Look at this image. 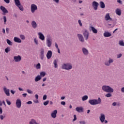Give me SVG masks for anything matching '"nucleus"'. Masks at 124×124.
<instances>
[{"instance_id":"obj_1","label":"nucleus","mask_w":124,"mask_h":124,"mask_svg":"<svg viewBox=\"0 0 124 124\" xmlns=\"http://www.w3.org/2000/svg\"><path fill=\"white\" fill-rule=\"evenodd\" d=\"M89 104L91 105H98V104H101V99L100 97H98V99H90L88 101Z\"/></svg>"},{"instance_id":"obj_2","label":"nucleus","mask_w":124,"mask_h":124,"mask_svg":"<svg viewBox=\"0 0 124 124\" xmlns=\"http://www.w3.org/2000/svg\"><path fill=\"white\" fill-rule=\"evenodd\" d=\"M102 90L105 93H114V89L109 86L104 85L102 87Z\"/></svg>"},{"instance_id":"obj_3","label":"nucleus","mask_w":124,"mask_h":124,"mask_svg":"<svg viewBox=\"0 0 124 124\" xmlns=\"http://www.w3.org/2000/svg\"><path fill=\"white\" fill-rule=\"evenodd\" d=\"M62 69H65V70H70V69H72V64L70 63L63 64L62 66Z\"/></svg>"},{"instance_id":"obj_4","label":"nucleus","mask_w":124,"mask_h":124,"mask_svg":"<svg viewBox=\"0 0 124 124\" xmlns=\"http://www.w3.org/2000/svg\"><path fill=\"white\" fill-rule=\"evenodd\" d=\"M46 45L47 47H51L52 46V38L50 35H47L46 36Z\"/></svg>"},{"instance_id":"obj_5","label":"nucleus","mask_w":124,"mask_h":124,"mask_svg":"<svg viewBox=\"0 0 124 124\" xmlns=\"http://www.w3.org/2000/svg\"><path fill=\"white\" fill-rule=\"evenodd\" d=\"M83 35L85 39V40H88L89 39V36H90V32L87 30V29H84L83 32Z\"/></svg>"},{"instance_id":"obj_6","label":"nucleus","mask_w":124,"mask_h":124,"mask_svg":"<svg viewBox=\"0 0 124 124\" xmlns=\"http://www.w3.org/2000/svg\"><path fill=\"white\" fill-rule=\"evenodd\" d=\"M114 62V59L109 58L108 61L105 62L104 64L106 66H110L111 65V63H113Z\"/></svg>"},{"instance_id":"obj_7","label":"nucleus","mask_w":124,"mask_h":124,"mask_svg":"<svg viewBox=\"0 0 124 124\" xmlns=\"http://www.w3.org/2000/svg\"><path fill=\"white\" fill-rule=\"evenodd\" d=\"M77 36L80 42H81V43H84V42H85V39H84L83 35L81 34H78Z\"/></svg>"},{"instance_id":"obj_8","label":"nucleus","mask_w":124,"mask_h":124,"mask_svg":"<svg viewBox=\"0 0 124 124\" xmlns=\"http://www.w3.org/2000/svg\"><path fill=\"white\" fill-rule=\"evenodd\" d=\"M37 10V6L34 4H32L31 5V13H34L35 11Z\"/></svg>"},{"instance_id":"obj_9","label":"nucleus","mask_w":124,"mask_h":124,"mask_svg":"<svg viewBox=\"0 0 124 124\" xmlns=\"http://www.w3.org/2000/svg\"><path fill=\"white\" fill-rule=\"evenodd\" d=\"M16 104L17 108H21V106H22V102L21 101V99H17L16 100Z\"/></svg>"},{"instance_id":"obj_10","label":"nucleus","mask_w":124,"mask_h":124,"mask_svg":"<svg viewBox=\"0 0 124 124\" xmlns=\"http://www.w3.org/2000/svg\"><path fill=\"white\" fill-rule=\"evenodd\" d=\"M14 60L16 62H21V60H22V57L20 55L14 56Z\"/></svg>"},{"instance_id":"obj_11","label":"nucleus","mask_w":124,"mask_h":124,"mask_svg":"<svg viewBox=\"0 0 124 124\" xmlns=\"http://www.w3.org/2000/svg\"><path fill=\"white\" fill-rule=\"evenodd\" d=\"M3 90L4 91V93L7 95V96H10V93H9L10 92V90L9 89H7L6 87L4 86L3 87Z\"/></svg>"},{"instance_id":"obj_12","label":"nucleus","mask_w":124,"mask_h":124,"mask_svg":"<svg viewBox=\"0 0 124 124\" xmlns=\"http://www.w3.org/2000/svg\"><path fill=\"white\" fill-rule=\"evenodd\" d=\"M98 5H99V4L95 1L92 2V6L93 7L94 10H97Z\"/></svg>"},{"instance_id":"obj_13","label":"nucleus","mask_w":124,"mask_h":124,"mask_svg":"<svg viewBox=\"0 0 124 124\" xmlns=\"http://www.w3.org/2000/svg\"><path fill=\"white\" fill-rule=\"evenodd\" d=\"M0 9L3 12V15H5L6 14L8 13V11L5 7H3V6H0Z\"/></svg>"},{"instance_id":"obj_14","label":"nucleus","mask_w":124,"mask_h":124,"mask_svg":"<svg viewBox=\"0 0 124 124\" xmlns=\"http://www.w3.org/2000/svg\"><path fill=\"white\" fill-rule=\"evenodd\" d=\"M105 115L103 113H101L99 117V120L102 124H103V123H104V120H105Z\"/></svg>"},{"instance_id":"obj_15","label":"nucleus","mask_w":124,"mask_h":124,"mask_svg":"<svg viewBox=\"0 0 124 124\" xmlns=\"http://www.w3.org/2000/svg\"><path fill=\"white\" fill-rule=\"evenodd\" d=\"M82 52L84 56H88L89 55V50L86 47L82 48Z\"/></svg>"},{"instance_id":"obj_16","label":"nucleus","mask_w":124,"mask_h":124,"mask_svg":"<svg viewBox=\"0 0 124 124\" xmlns=\"http://www.w3.org/2000/svg\"><path fill=\"white\" fill-rule=\"evenodd\" d=\"M40 59L42 60H43L44 59V49L41 48L40 52Z\"/></svg>"},{"instance_id":"obj_17","label":"nucleus","mask_w":124,"mask_h":124,"mask_svg":"<svg viewBox=\"0 0 124 124\" xmlns=\"http://www.w3.org/2000/svg\"><path fill=\"white\" fill-rule=\"evenodd\" d=\"M57 114H58V110H54L51 114V116L53 119H56L57 118Z\"/></svg>"},{"instance_id":"obj_18","label":"nucleus","mask_w":124,"mask_h":124,"mask_svg":"<svg viewBox=\"0 0 124 124\" xmlns=\"http://www.w3.org/2000/svg\"><path fill=\"white\" fill-rule=\"evenodd\" d=\"M52 55H53V52L51 50H48L46 54V58L48 60H50L52 58Z\"/></svg>"},{"instance_id":"obj_19","label":"nucleus","mask_w":124,"mask_h":124,"mask_svg":"<svg viewBox=\"0 0 124 124\" xmlns=\"http://www.w3.org/2000/svg\"><path fill=\"white\" fill-rule=\"evenodd\" d=\"M76 111L78 112V113H82L84 112V108H83V107H77L76 108Z\"/></svg>"},{"instance_id":"obj_20","label":"nucleus","mask_w":124,"mask_h":124,"mask_svg":"<svg viewBox=\"0 0 124 124\" xmlns=\"http://www.w3.org/2000/svg\"><path fill=\"white\" fill-rule=\"evenodd\" d=\"M31 27L33 29H36L37 28V24L34 20H32L31 23Z\"/></svg>"},{"instance_id":"obj_21","label":"nucleus","mask_w":124,"mask_h":124,"mask_svg":"<svg viewBox=\"0 0 124 124\" xmlns=\"http://www.w3.org/2000/svg\"><path fill=\"white\" fill-rule=\"evenodd\" d=\"M112 34L111 33L109 32L108 31H105L104 33V36L105 37H110V36H111Z\"/></svg>"},{"instance_id":"obj_22","label":"nucleus","mask_w":124,"mask_h":124,"mask_svg":"<svg viewBox=\"0 0 124 124\" xmlns=\"http://www.w3.org/2000/svg\"><path fill=\"white\" fill-rule=\"evenodd\" d=\"M38 35L39 36V38L41 39V40H44L45 39V36L41 32H39L38 33Z\"/></svg>"},{"instance_id":"obj_23","label":"nucleus","mask_w":124,"mask_h":124,"mask_svg":"<svg viewBox=\"0 0 124 124\" xmlns=\"http://www.w3.org/2000/svg\"><path fill=\"white\" fill-rule=\"evenodd\" d=\"M14 41L15 42H16L17 43H22V40L21 39L17 37H15L14 38Z\"/></svg>"},{"instance_id":"obj_24","label":"nucleus","mask_w":124,"mask_h":124,"mask_svg":"<svg viewBox=\"0 0 124 124\" xmlns=\"http://www.w3.org/2000/svg\"><path fill=\"white\" fill-rule=\"evenodd\" d=\"M115 13L117 15H118V16H121V15H122V11L121 9L117 8L115 10Z\"/></svg>"},{"instance_id":"obj_25","label":"nucleus","mask_w":124,"mask_h":124,"mask_svg":"<svg viewBox=\"0 0 124 124\" xmlns=\"http://www.w3.org/2000/svg\"><path fill=\"white\" fill-rule=\"evenodd\" d=\"M105 19L106 21H108V20H112V18H111V17H110V15L109 14V13L106 14L105 17Z\"/></svg>"},{"instance_id":"obj_26","label":"nucleus","mask_w":124,"mask_h":124,"mask_svg":"<svg viewBox=\"0 0 124 124\" xmlns=\"http://www.w3.org/2000/svg\"><path fill=\"white\" fill-rule=\"evenodd\" d=\"M90 28L91 29V31H92L93 33H97V30L93 26H90Z\"/></svg>"},{"instance_id":"obj_27","label":"nucleus","mask_w":124,"mask_h":124,"mask_svg":"<svg viewBox=\"0 0 124 124\" xmlns=\"http://www.w3.org/2000/svg\"><path fill=\"white\" fill-rule=\"evenodd\" d=\"M16 6H19L21 4V2H20V0H14Z\"/></svg>"},{"instance_id":"obj_28","label":"nucleus","mask_w":124,"mask_h":124,"mask_svg":"<svg viewBox=\"0 0 124 124\" xmlns=\"http://www.w3.org/2000/svg\"><path fill=\"white\" fill-rule=\"evenodd\" d=\"M40 80H41V77H40V75H38L35 78V81L36 82H38V81H40Z\"/></svg>"},{"instance_id":"obj_29","label":"nucleus","mask_w":124,"mask_h":124,"mask_svg":"<svg viewBox=\"0 0 124 124\" xmlns=\"http://www.w3.org/2000/svg\"><path fill=\"white\" fill-rule=\"evenodd\" d=\"M58 59H55L53 62V64L54 65V67L55 68H57V67H58Z\"/></svg>"},{"instance_id":"obj_30","label":"nucleus","mask_w":124,"mask_h":124,"mask_svg":"<svg viewBox=\"0 0 124 124\" xmlns=\"http://www.w3.org/2000/svg\"><path fill=\"white\" fill-rule=\"evenodd\" d=\"M100 7L101 8H105V4L103 2V1L100 2Z\"/></svg>"},{"instance_id":"obj_31","label":"nucleus","mask_w":124,"mask_h":124,"mask_svg":"<svg viewBox=\"0 0 124 124\" xmlns=\"http://www.w3.org/2000/svg\"><path fill=\"white\" fill-rule=\"evenodd\" d=\"M7 41V43L8 45H9L10 46H12L13 43H12V42H11V41H10V40L7 39L6 40Z\"/></svg>"},{"instance_id":"obj_32","label":"nucleus","mask_w":124,"mask_h":124,"mask_svg":"<svg viewBox=\"0 0 124 124\" xmlns=\"http://www.w3.org/2000/svg\"><path fill=\"white\" fill-rule=\"evenodd\" d=\"M46 75V72H41L40 73V77H44Z\"/></svg>"},{"instance_id":"obj_33","label":"nucleus","mask_w":124,"mask_h":124,"mask_svg":"<svg viewBox=\"0 0 124 124\" xmlns=\"http://www.w3.org/2000/svg\"><path fill=\"white\" fill-rule=\"evenodd\" d=\"M88 98L89 97L88 96V95H85L82 97V101H85V100H87Z\"/></svg>"},{"instance_id":"obj_34","label":"nucleus","mask_w":124,"mask_h":124,"mask_svg":"<svg viewBox=\"0 0 124 124\" xmlns=\"http://www.w3.org/2000/svg\"><path fill=\"white\" fill-rule=\"evenodd\" d=\"M11 50V49H10V47H7L5 49V53H8L9 52H10Z\"/></svg>"},{"instance_id":"obj_35","label":"nucleus","mask_w":124,"mask_h":124,"mask_svg":"<svg viewBox=\"0 0 124 124\" xmlns=\"http://www.w3.org/2000/svg\"><path fill=\"white\" fill-rule=\"evenodd\" d=\"M111 93H108L105 95L106 97H112V94Z\"/></svg>"},{"instance_id":"obj_36","label":"nucleus","mask_w":124,"mask_h":124,"mask_svg":"<svg viewBox=\"0 0 124 124\" xmlns=\"http://www.w3.org/2000/svg\"><path fill=\"white\" fill-rule=\"evenodd\" d=\"M17 7H18L19 9L21 11H24V7H23V6L22 5L17 6Z\"/></svg>"},{"instance_id":"obj_37","label":"nucleus","mask_w":124,"mask_h":124,"mask_svg":"<svg viewBox=\"0 0 124 124\" xmlns=\"http://www.w3.org/2000/svg\"><path fill=\"white\" fill-rule=\"evenodd\" d=\"M119 44L120 46H124V42L123 40L119 41Z\"/></svg>"},{"instance_id":"obj_38","label":"nucleus","mask_w":124,"mask_h":124,"mask_svg":"<svg viewBox=\"0 0 124 124\" xmlns=\"http://www.w3.org/2000/svg\"><path fill=\"white\" fill-rule=\"evenodd\" d=\"M20 38H21V39H22V40H25V39H26V37H25V35H23V34H20Z\"/></svg>"},{"instance_id":"obj_39","label":"nucleus","mask_w":124,"mask_h":124,"mask_svg":"<svg viewBox=\"0 0 124 124\" xmlns=\"http://www.w3.org/2000/svg\"><path fill=\"white\" fill-rule=\"evenodd\" d=\"M123 56V54L120 53L117 55V59H121Z\"/></svg>"},{"instance_id":"obj_40","label":"nucleus","mask_w":124,"mask_h":124,"mask_svg":"<svg viewBox=\"0 0 124 124\" xmlns=\"http://www.w3.org/2000/svg\"><path fill=\"white\" fill-rule=\"evenodd\" d=\"M34 42L36 45H38V40L36 38H34Z\"/></svg>"},{"instance_id":"obj_41","label":"nucleus","mask_w":124,"mask_h":124,"mask_svg":"<svg viewBox=\"0 0 124 124\" xmlns=\"http://www.w3.org/2000/svg\"><path fill=\"white\" fill-rule=\"evenodd\" d=\"M3 20H4V25H6V22L7 21V19L6 18V16H4L3 17Z\"/></svg>"},{"instance_id":"obj_42","label":"nucleus","mask_w":124,"mask_h":124,"mask_svg":"<svg viewBox=\"0 0 124 124\" xmlns=\"http://www.w3.org/2000/svg\"><path fill=\"white\" fill-rule=\"evenodd\" d=\"M43 104L45 106H47L49 104V100H47L43 103Z\"/></svg>"},{"instance_id":"obj_43","label":"nucleus","mask_w":124,"mask_h":124,"mask_svg":"<svg viewBox=\"0 0 124 124\" xmlns=\"http://www.w3.org/2000/svg\"><path fill=\"white\" fill-rule=\"evenodd\" d=\"M40 67H41L40 63H39L36 64V69H40Z\"/></svg>"},{"instance_id":"obj_44","label":"nucleus","mask_w":124,"mask_h":124,"mask_svg":"<svg viewBox=\"0 0 124 124\" xmlns=\"http://www.w3.org/2000/svg\"><path fill=\"white\" fill-rule=\"evenodd\" d=\"M27 93H30V94H32L33 93L32 92L31 90H30V89H27Z\"/></svg>"},{"instance_id":"obj_45","label":"nucleus","mask_w":124,"mask_h":124,"mask_svg":"<svg viewBox=\"0 0 124 124\" xmlns=\"http://www.w3.org/2000/svg\"><path fill=\"white\" fill-rule=\"evenodd\" d=\"M6 101L7 102V104H8V105H11V102H10V101L8 100V99H6Z\"/></svg>"},{"instance_id":"obj_46","label":"nucleus","mask_w":124,"mask_h":124,"mask_svg":"<svg viewBox=\"0 0 124 124\" xmlns=\"http://www.w3.org/2000/svg\"><path fill=\"white\" fill-rule=\"evenodd\" d=\"M47 99V95L45 94L43 97V100H46Z\"/></svg>"},{"instance_id":"obj_47","label":"nucleus","mask_w":124,"mask_h":124,"mask_svg":"<svg viewBox=\"0 0 124 124\" xmlns=\"http://www.w3.org/2000/svg\"><path fill=\"white\" fill-rule=\"evenodd\" d=\"M78 23L80 27H82L83 26V24H82V22H81V20L79 19L78 20Z\"/></svg>"},{"instance_id":"obj_48","label":"nucleus","mask_w":124,"mask_h":124,"mask_svg":"<svg viewBox=\"0 0 124 124\" xmlns=\"http://www.w3.org/2000/svg\"><path fill=\"white\" fill-rule=\"evenodd\" d=\"M4 118H5V116H3L2 115H0V120H2L4 119Z\"/></svg>"},{"instance_id":"obj_49","label":"nucleus","mask_w":124,"mask_h":124,"mask_svg":"<svg viewBox=\"0 0 124 124\" xmlns=\"http://www.w3.org/2000/svg\"><path fill=\"white\" fill-rule=\"evenodd\" d=\"M77 120V117H76V115H74V119L73 120V122H75Z\"/></svg>"},{"instance_id":"obj_50","label":"nucleus","mask_w":124,"mask_h":124,"mask_svg":"<svg viewBox=\"0 0 124 124\" xmlns=\"http://www.w3.org/2000/svg\"><path fill=\"white\" fill-rule=\"evenodd\" d=\"M117 2L120 3V4H123V1L121 0H117Z\"/></svg>"},{"instance_id":"obj_51","label":"nucleus","mask_w":124,"mask_h":124,"mask_svg":"<svg viewBox=\"0 0 124 124\" xmlns=\"http://www.w3.org/2000/svg\"><path fill=\"white\" fill-rule=\"evenodd\" d=\"M10 92L12 93V94H15V93H16V91H13V90H11Z\"/></svg>"},{"instance_id":"obj_52","label":"nucleus","mask_w":124,"mask_h":124,"mask_svg":"<svg viewBox=\"0 0 124 124\" xmlns=\"http://www.w3.org/2000/svg\"><path fill=\"white\" fill-rule=\"evenodd\" d=\"M4 1L6 2V3H9V2H10V0H4Z\"/></svg>"},{"instance_id":"obj_53","label":"nucleus","mask_w":124,"mask_h":124,"mask_svg":"<svg viewBox=\"0 0 124 124\" xmlns=\"http://www.w3.org/2000/svg\"><path fill=\"white\" fill-rule=\"evenodd\" d=\"M80 124H86V122L85 121H79Z\"/></svg>"},{"instance_id":"obj_54","label":"nucleus","mask_w":124,"mask_h":124,"mask_svg":"<svg viewBox=\"0 0 124 124\" xmlns=\"http://www.w3.org/2000/svg\"><path fill=\"white\" fill-rule=\"evenodd\" d=\"M26 104H29V105H30V104H32V102H31V101H29L27 102L26 103Z\"/></svg>"},{"instance_id":"obj_55","label":"nucleus","mask_w":124,"mask_h":124,"mask_svg":"<svg viewBox=\"0 0 124 124\" xmlns=\"http://www.w3.org/2000/svg\"><path fill=\"white\" fill-rule=\"evenodd\" d=\"M61 105H63V106H64V105H65V102H64V101H62V102H61Z\"/></svg>"},{"instance_id":"obj_56","label":"nucleus","mask_w":124,"mask_h":124,"mask_svg":"<svg viewBox=\"0 0 124 124\" xmlns=\"http://www.w3.org/2000/svg\"><path fill=\"white\" fill-rule=\"evenodd\" d=\"M112 106H117V102H113L112 104Z\"/></svg>"},{"instance_id":"obj_57","label":"nucleus","mask_w":124,"mask_h":124,"mask_svg":"<svg viewBox=\"0 0 124 124\" xmlns=\"http://www.w3.org/2000/svg\"><path fill=\"white\" fill-rule=\"evenodd\" d=\"M35 97L36 99H37V100L38 99V97H39L38 94H36L35 95Z\"/></svg>"},{"instance_id":"obj_58","label":"nucleus","mask_w":124,"mask_h":124,"mask_svg":"<svg viewBox=\"0 0 124 124\" xmlns=\"http://www.w3.org/2000/svg\"><path fill=\"white\" fill-rule=\"evenodd\" d=\"M28 94L26 93L22 94L23 97H26Z\"/></svg>"},{"instance_id":"obj_59","label":"nucleus","mask_w":124,"mask_h":124,"mask_svg":"<svg viewBox=\"0 0 124 124\" xmlns=\"http://www.w3.org/2000/svg\"><path fill=\"white\" fill-rule=\"evenodd\" d=\"M6 32H7V33H9V29L6 28Z\"/></svg>"},{"instance_id":"obj_60","label":"nucleus","mask_w":124,"mask_h":124,"mask_svg":"<svg viewBox=\"0 0 124 124\" xmlns=\"http://www.w3.org/2000/svg\"><path fill=\"white\" fill-rule=\"evenodd\" d=\"M55 47L57 49H59V46H58V44H57V43H55Z\"/></svg>"},{"instance_id":"obj_61","label":"nucleus","mask_w":124,"mask_h":124,"mask_svg":"<svg viewBox=\"0 0 124 124\" xmlns=\"http://www.w3.org/2000/svg\"><path fill=\"white\" fill-rule=\"evenodd\" d=\"M0 114H2V108L0 107Z\"/></svg>"},{"instance_id":"obj_62","label":"nucleus","mask_w":124,"mask_h":124,"mask_svg":"<svg viewBox=\"0 0 124 124\" xmlns=\"http://www.w3.org/2000/svg\"><path fill=\"white\" fill-rule=\"evenodd\" d=\"M121 92L124 93V87L121 88Z\"/></svg>"},{"instance_id":"obj_63","label":"nucleus","mask_w":124,"mask_h":124,"mask_svg":"<svg viewBox=\"0 0 124 124\" xmlns=\"http://www.w3.org/2000/svg\"><path fill=\"white\" fill-rule=\"evenodd\" d=\"M46 80H47V78H44L43 79V82H45V81H46Z\"/></svg>"},{"instance_id":"obj_64","label":"nucleus","mask_w":124,"mask_h":124,"mask_svg":"<svg viewBox=\"0 0 124 124\" xmlns=\"http://www.w3.org/2000/svg\"><path fill=\"white\" fill-rule=\"evenodd\" d=\"M65 96H62L61 97V99L62 100H63V99H65Z\"/></svg>"}]
</instances>
